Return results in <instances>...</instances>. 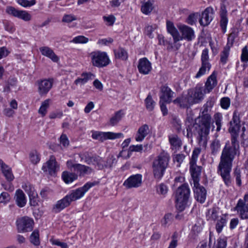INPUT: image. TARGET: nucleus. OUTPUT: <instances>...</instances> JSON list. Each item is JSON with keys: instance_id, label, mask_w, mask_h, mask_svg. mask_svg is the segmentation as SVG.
Wrapping results in <instances>:
<instances>
[{"instance_id": "1", "label": "nucleus", "mask_w": 248, "mask_h": 248, "mask_svg": "<svg viewBox=\"0 0 248 248\" xmlns=\"http://www.w3.org/2000/svg\"><path fill=\"white\" fill-rule=\"evenodd\" d=\"M242 116V113L240 112L237 110L234 111L228 129L231 135V146L226 144L223 148L217 168V173L228 187L232 184L231 172L233 160L236 155H240L238 139L240 138L244 142L246 138V127L240 124Z\"/></svg>"}, {"instance_id": "2", "label": "nucleus", "mask_w": 248, "mask_h": 248, "mask_svg": "<svg viewBox=\"0 0 248 248\" xmlns=\"http://www.w3.org/2000/svg\"><path fill=\"white\" fill-rule=\"evenodd\" d=\"M202 114L200 124H190L186 128L187 137L189 138L193 135H197L199 144L206 143V137L209 133L211 120V117L209 114H204V111Z\"/></svg>"}, {"instance_id": "3", "label": "nucleus", "mask_w": 248, "mask_h": 248, "mask_svg": "<svg viewBox=\"0 0 248 248\" xmlns=\"http://www.w3.org/2000/svg\"><path fill=\"white\" fill-rule=\"evenodd\" d=\"M190 190L186 184H184L179 186L176 190L175 202L176 207L180 212L185 209L190 197Z\"/></svg>"}, {"instance_id": "4", "label": "nucleus", "mask_w": 248, "mask_h": 248, "mask_svg": "<svg viewBox=\"0 0 248 248\" xmlns=\"http://www.w3.org/2000/svg\"><path fill=\"white\" fill-rule=\"evenodd\" d=\"M91 61L93 66L103 67L107 66L110 61L106 52L100 51L92 52L90 54Z\"/></svg>"}, {"instance_id": "5", "label": "nucleus", "mask_w": 248, "mask_h": 248, "mask_svg": "<svg viewBox=\"0 0 248 248\" xmlns=\"http://www.w3.org/2000/svg\"><path fill=\"white\" fill-rule=\"evenodd\" d=\"M97 184L98 183L95 181L87 182L83 186L71 190L67 195L72 202L77 201L83 197L91 187L96 186Z\"/></svg>"}, {"instance_id": "6", "label": "nucleus", "mask_w": 248, "mask_h": 248, "mask_svg": "<svg viewBox=\"0 0 248 248\" xmlns=\"http://www.w3.org/2000/svg\"><path fill=\"white\" fill-rule=\"evenodd\" d=\"M54 83L53 78H45L36 81L35 84L37 86V91L41 96H46L52 88Z\"/></svg>"}, {"instance_id": "7", "label": "nucleus", "mask_w": 248, "mask_h": 248, "mask_svg": "<svg viewBox=\"0 0 248 248\" xmlns=\"http://www.w3.org/2000/svg\"><path fill=\"white\" fill-rule=\"evenodd\" d=\"M92 137L93 139L94 140H98L103 142L107 140H114L124 138V135L122 133L93 131L92 132Z\"/></svg>"}, {"instance_id": "8", "label": "nucleus", "mask_w": 248, "mask_h": 248, "mask_svg": "<svg viewBox=\"0 0 248 248\" xmlns=\"http://www.w3.org/2000/svg\"><path fill=\"white\" fill-rule=\"evenodd\" d=\"M208 52L209 50L207 48L204 49L202 51L201 56L202 66L195 76L197 78L205 75L206 72L209 71L211 68V65L208 62Z\"/></svg>"}, {"instance_id": "9", "label": "nucleus", "mask_w": 248, "mask_h": 248, "mask_svg": "<svg viewBox=\"0 0 248 248\" xmlns=\"http://www.w3.org/2000/svg\"><path fill=\"white\" fill-rule=\"evenodd\" d=\"M33 220L28 217H24L17 219L16 226L19 232H30L32 230Z\"/></svg>"}, {"instance_id": "10", "label": "nucleus", "mask_w": 248, "mask_h": 248, "mask_svg": "<svg viewBox=\"0 0 248 248\" xmlns=\"http://www.w3.org/2000/svg\"><path fill=\"white\" fill-rule=\"evenodd\" d=\"M236 34L232 32L230 34L226 46L224 47L223 50L220 53V62L223 64H225L228 60L229 55L230 48L232 46Z\"/></svg>"}, {"instance_id": "11", "label": "nucleus", "mask_w": 248, "mask_h": 248, "mask_svg": "<svg viewBox=\"0 0 248 248\" xmlns=\"http://www.w3.org/2000/svg\"><path fill=\"white\" fill-rule=\"evenodd\" d=\"M42 170L51 175H54L59 170V166L54 155H51L49 159L45 163Z\"/></svg>"}, {"instance_id": "12", "label": "nucleus", "mask_w": 248, "mask_h": 248, "mask_svg": "<svg viewBox=\"0 0 248 248\" xmlns=\"http://www.w3.org/2000/svg\"><path fill=\"white\" fill-rule=\"evenodd\" d=\"M142 179L140 174L132 175L124 181L123 186L127 189L139 187L142 184Z\"/></svg>"}, {"instance_id": "13", "label": "nucleus", "mask_w": 248, "mask_h": 248, "mask_svg": "<svg viewBox=\"0 0 248 248\" xmlns=\"http://www.w3.org/2000/svg\"><path fill=\"white\" fill-rule=\"evenodd\" d=\"M6 12L15 17L21 19L25 21H29L31 20V15L27 11L19 10L12 6H8L6 9Z\"/></svg>"}, {"instance_id": "14", "label": "nucleus", "mask_w": 248, "mask_h": 248, "mask_svg": "<svg viewBox=\"0 0 248 248\" xmlns=\"http://www.w3.org/2000/svg\"><path fill=\"white\" fill-rule=\"evenodd\" d=\"M187 92L193 104L199 103L203 99L204 94L202 87L198 86L188 90Z\"/></svg>"}, {"instance_id": "15", "label": "nucleus", "mask_w": 248, "mask_h": 248, "mask_svg": "<svg viewBox=\"0 0 248 248\" xmlns=\"http://www.w3.org/2000/svg\"><path fill=\"white\" fill-rule=\"evenodd\" d=\"M178 28L182 34V35H180V40L184 39L187 41H191L195 39V32L192 28L185 25H180Z\"/></svg>"}, {"instance_id": "16", "label": "nucleus", "mask_w": 248, "mask_h": 248, "mask_svg": "<svg viewBox=\"0 0 248 248\" xmlns=\"http://www.w3.org/2000/svg\"><path fill=\"white\" fill-rule=\"evenodd\" d=\"M214 10L211 7L206 8L200 15L199 22L201 26H208L213 18Z\"/></svg>"}, {"instance_id": "17", "label": "nucleus", "mask_w": 248, "mask_h": 248, "mask_svg": "<svg viewBox=\"0 0 248 248\" xmlns=\"http://www.w3.org/2000/svg\"><path fill=\"white\" fill-rule=\"evenodd\" d=\"M193 191L195 199L201 203H204L207 195L205 188L203 186H201L199 183L197 185H195V184H194Z\"/></svg>"}, {"instance_id": "18", "label": "nucleus", "mask_w": 248, "mask_h": 248, "mask_svg": "<svg viewBox=\"0 0 248 248\" xmlns=\"http://www.w3.org/2000/svg\"><path fill=\"white\" fill-rule=\"evenodd\" d=\"M137 67L140 73L144 75H148L152 69L151 62L145 57L139 60Z\"/></svg>"}, {"instance_id": "19", "label": "nucleus", "mask_w": 248, "mask_h": 248, "mask_svg": "<svg viewBox=\"0 0 248 248\" xmlns=\"http://www.w3.org/2000/svg\"><path fill=\"white\" fill-rule=\"evenodd\" d=\"M170 157L169 155L165 152H161L153 161V164L158 167H161L166 169L168 167Z\"/></svg>"}, {"instance_id": "20", "label": "nucleus", "mask_w": 248, "mask_h": 248, "mask_svg": "<svg viewBox=\"0 0 248 248\" xmlns=\"http://www.w3.org/2000/svg\"><path fill=\"white\" fill-rule=\"evenodd\" d=\"M174 93L167 85H162L160 88V100L169 104L171 102Z\"/></svg>"}, {"instance_id": "21", "label": "nucleus", "mask_w": 248, "mask_h": 248, "mask_svg": "<svg viewBox=\"0 0 248 248\" xmlns=\"http://www.w3.org/2000/svg\"><path fill=\"white\" fill-rule=\"evenodd\" d=\"M202 167L197 166L196 164H190L189 170L193 180V184L197 185L199 183Z\"/></svg>"}, {"instance_id": "22", "label": "nucleus", "mask_w": 248, "mask_h": 248, "mask_svg": "<svg viewBox=\"0 0 248 248\" xmlns=\"http://www.w3.org/2000/svg\"><path fill=\"white\" fill-rule=\"evenodd\" d=\"M173 103L181 108H188L193 104L187 93L186 95H182L173 100Z\"/></svg>"}, {"instance_id": "23", "label": "nucleus", "mask_w": 248, "mask_h": 248, "mask_svg": "<svg viewBox=\"0 0 248 248\" xmlns=\"http://www.w3.org/2000/svg\"><path fill=\"white\" fill-rule=\"evenodd\" d=\"M217 73L215 71L208 78L205 84L204 93H209L217 85Z\"/></svg>"}, {"instance_id": "24", "label": "nucleus", "mask_w": 248, "mask_h": 248, "mask_svg": "<svg viewBox=\"0 0 248 248\" xmlns=\"http://www.w3.org/2000/svg\"><path fill=\"white\" fill-rule=\"evenodd\" d=\"M71 202H72L66 195L62 199L57 202L53 206V211L55 213H59L69 206Z\"/></svg>"}, {"instance_id": "25", "label": "nucleus", "mask_w": 248, "mask_h": 248, "mask_svg": "<svg viewBox=\"0 0 248 248\" xmlns=\"http://www.w3.org/2000/svg\"><path fill=\"white\" fill-rule=\"evenodd\" d=\"M239 214L242 219H248V204H245L241 199H239L234 208Z\"/></svg>"}, {"instance_id": "26", "label": "nucleus", "mask_w": 248, "mask_h": 248, "mask_svg": "<svg viewBox=\"0 0 248 248\" xmlns=\"http://www.w3.org/2000/svg\"><path fill=\"white\" fill-rule=\"evenodd\" d=\"M14 199L16 205L20 208L25 206L27 203V199L23 191L20 189L16 190Z\"/></svg>"}, {"instance_id": "27", "label": "nucleus", "mask_w": 248, "mask_h": 248, "mask_svg": "<svg viewBox=\"0 0 248 248\" xmlns=\"http://www.w3.org/2000/svg\"><path fill=\"white\" fill-rule=\"evenodd\" d=\"M95 75L91 72H84L81 75L80 77L77 78L74 81L76 85H82L86 83L88 81L93 79Z\"/></svg>"}, {"instance_id": "28", "label": "nucleus", "mask_w": 248, "mask_h": 248, "mask_svg": "<svg viewBox=\"0 0 248 248\" xmlns=\"http://www.w3.org/2000/svg\"><path fill=\"white\" fill-rule=\"evenodd\" d=\"M150 132L148 124H144L140 126L136 135L135 140L138 142L142 141Z\"/></svg>"}, {"instance_id": "29", "label": "nucleus", "mask_w": 248, "mask_h": 248, "mask_svg": "<svg viewBox=\"0 0 248 248\" xmlns=\"http://www.w3.org/2000/svg\"><path fill=\"white\" fill-rule=\"evenodd\" d=\"M39 50L43 55L50 59L53 62H56L59 60V57L50 47L42 46L40 47Z\"/></svg>"}, {"instance_id": "30", "label": "nucleus", "mask_w": 248, "mask_h": 248, "mask_svg": "<svg viewBox=\"0 0 248 248\" xmlns=\"http://www.w3.org/2000/svg\"><path fill=\"white\" fill-rule=\"evenodd\" d=\"M202 225L198 223L195 224L192 228L190 233L188 235L189 240L191 242L197 241L199 233L202 232Z\"/></svg>"}, {"instance_id": "31", "label": "nucleus", "mask_w": 248, "mask_h": 248, "mask_svg": "<svg viewBox=\"0 0 248 248\" xmlns=\"http://www.w3.org/2000/svg\"><path fill=\"white\" fill-rule=\"evenodd\" d=\"M167 29L168 31L172 35L173 42H174L175 43L180 41L181 39L180 38V35L177 30L174 27L173 23L170 21H167Z\"/></svg>"}, {"instance_id": "32", "label": "nucleus", "mask_w": 248, "mask_h": 248, "mask_svg": "<svg viewBox=\"0 0 248 248\" xmlns=\"http://www.w3.org/2000/svg\"><path fill=\"white\" fill-rule=\"evenodd\" d=\"M0 165L2 172L8 181L11 182L14 179L11 168L5 164L3 161L0 159Z\"/></svg>"}, {"instance_id": "33", "label": "nucleus", "mask_w": 248, "mask_h": 248, "mask_svg": "<svg viewBox=\"0 0 248 248\" xmlns=\"http://www.w3.org/2000/svg\"><path fill=\"white\" fill-rule=\"evenodd\" d=\"M169 140L172 149H179L182 145L181 139L176 135L169 136Z\"/></svg>"}, {"instance_id": "34", "label": "nucleus", "mask_w": 248, "mask_h": 248, "mask_svg": "<svg viewBox=\"0 0 248 248\" xmlns=\"http://www.w3.org/2000/svg\"><path fill=\"white\" fill-rule=\"evenodd\" d=\"M97 155H92L89 152H85L79 154V156L81 160H83L84 162L88 165H94L95 158L97 157Z\"/></svg>"}, {"instance_id": "35", "label": "nucleus", "mask_w": 248, "mask_h": 248, "mask_svg": "<svg viewBox=\"0 0 248 248\" xmlns=\"http://www.w3.org/2000/svg\"><path fill=\"white\" fill-rule=\"evenodd\" d=\"M78 176L75 172L64 171L62 173V178L66 184L72 183L78 179Z\"/></svg>"}, {"instance_id": "36", "label": "nucleus", "mask_w": 248, "mask_h": 248, "mask_svg": "<svg viewBox=\"0 0 248 248\" xmlns=\"http://www.w3.org/2000/svg\"><path fill=\"white\" fill-rule=\"evenodd\" d=\"M166 169L161 167H158L157 165L153 164V171L155 178L158 180H160L164 175Z\"/></svg>"}, {"instance_id": "37", "label": "nucleus", "mask_w": 248, "mask_h": 248, "mask_svg": "<svg viewBox=\"0 0 248 248\" xmlns=\"http://www.w3.org/2000/svg\"><path fill=\"white\" fill-rule=\"evenodd\" d=\"M227 222V219L225 215H222L220 219L217 221L216 229L218 233H220L222 232L223 227L226 226Z\"/></svg>"}, {"instance_id": "38", "label": "nucleus", "mask_w": 248, "mask_h": 248, "mask_svg": "<svg viewBox=\"0 0 248 248\" xmlns=\"http://www.w3.org/2000/svg\"><path fill=\"white\" fill-rule=\"evenodd\" d=\"M50 101L51 100L50 99H47L42 102L41 105L38 110V113L41 114L42 117L46 115L47 110L49 107Z\"/></svg>"}, {"instance_id": "39", "label": "nucleus", "mask_w": 248, "mask_h": 248, "mask_svg": "<svg viewBox=\"0 0 248 248\" xmlns=\"http://www.w3.org/2000/svg\"><path fill=\"white\" fill-rule=\"evenodd\" d=\"M77 172L79 173L80 176H84L85 175L90 174L93 171V169L89 167L80 164L78 166Z\"/></svg>"}, {"instance_id": "40", "label": "nucleus", "mask_w": 248, "mask_h": 248, "mask_svg": "<svg viewBox=\"0 0 248 248\" xmlns=\"http://www.w3.org/2000/svg\"><path fill=\"white\" fill-rule=\"evenodd\" d=\"M115 57L122 60H126L128 58L126 51L122 47L114 50Z\"/></svg>"}, {"instance_id": "41", "label": "nucleus", "mask_w": 248, "mask_h": 248, "mask_svg": "<svg viewBox=\"0 0 248 248\" xmlns=\"http://www.w3.org/2000/svg\"><path fill=\"white\" fill-rule=\"evenodd\" d=\"M220 148V143L218 140H214L210 144L211 153L213 155H216Z\"/></svg>"}, {"instance_id": "42", "label": "nucleus", "mask_w": 248, "mask_h": 248, "mask_svg": "<svg viewBox=\"0 0 248 248\" xmlns=\"http://www.w3.org/2000/svg\"><path fill=\"white\" fill-rule=\"evenodd\" d=\"M153 8V3L148 0L142 3L141 11L144 14L149 15L151 13Z\"/></svg>"}, {"instance_id": "43", "label": "nucleus", "mask_w": 248, "mask_h": 248, "mask_svg": "<svg viewBox=\"0 0 248 248\" xmlns=\"http://www.w3.org/2000/svg\"><path fill=\"white\" fill-rule=\"evenodd\" d=\"M123 115L122 110L116 112L115 115L110 119V124L112 126L116 125L121 120Z\"/></svg>"}, {"instance_id": "44", "label": "nucleus", "mask_w": 248, "mask_h": 248, "mask_svg": "<svg viewBox=\"0 0 248 248\" xmlns=\"http://www.w3.org/2000/svg\"><path fill=\"white\" fill-rule=\"evenodd\" d=\"M145 103L146 108L149 111L153 110L155 104V102L152 99V96L150 94H149L145 99Z\"/></svg>"}, {"instance_id": "45", "label": "nucleus", "mask_w": 248, "mask_h": 248, "mask_svg": "<svg viewBox=\"0 0 248 248\" xmlns=\"http://www.w3.org/2000/svg\"><path fill=\"white\" fill-rule=\"evenodd\" d=\"M30 241L31 243L35 246H38L40 244L39 231L34 230L31 235Z\"/></svg>"}, {"instance_id": "46", "label": "nucleus", "mask_w": 248, "mask_h": 248, "mask_svg": "<svg viewBox=\"0 0 248 248\" xmlns=\"http://www.w3.org/2000/svg\"><path fill=\"white\" fill-rule=\"evenodd\" d=\"M30 159L33 164H37L40 160L39 154L36 151H32L30 153Z\"/></svg>"}, {"instance_id": "47", "label": "nucleus", "mask_w": 248, "mask_h": 248, "mask_svg": "<svg viewBox=\"0 0 248 248\" xmlns=\"http://www.w3.org/2000/svg\"><path fill=\"white\" fill-rule=\"evenodd\" d=\"M22 188L28 194V196L32 193L36 192L34 187L30 183L27 182L24 183L22 186Z\"/></svg>"}, {"instance_id": "48", "label": "nucleus", "mask_w": 248, "mask_h": 248, "mask_svg": "<svg viewBox=\"0 0 248 248\" xmlns=\"http://www.w3.org/2000/svg\"><path fill=\"white\" fill-rule=\"evenodd\" d=\"M117 163L116 158L113 155L109 156L105 161V168H111Z\"/></svg>"}, {"instance_id": "49", "label": "nucleus", "mask_w": 248, "mask_h": 248, "mask_svg": "<svg viewBox=\"0 0 248 248\" xmlns=\"http://www.w3.org/2000/svg\"><path fill=\"white\" fill-rule=\"evenodd\" d=\"M95 160L93 165H94L97 169L103 170L105 168V160H104L101 157L97 155V157H96V158H95Z\"/></svg>"}, {"instance_id": "50", "label": "nucleus", "mask_w": 248, "mask_h": 248, "mask_svg": "<svg viewBox=\"0 0 248 248\" xmlns=\"http://www.w3.org/2000/svg\"><path fill=\"white\" fill-rule=\"evenodd\" d=\"M11 199L10 195L8 192H2L0 194V203L5 205L10 202Z\"/></svg>"}, {"instance_id": "51", "label": "nucleus", "mask_w": 248, "mask_h": 248, "mask_svg": "<svg viewBox=\"0 0 248 248\" xmlns=\"http://www.w3.org/2000/svg\"><path fill=\"white\" fill-rule=\"evenodd\" d=\"M200 16V15L198 13H195L189 15L186 19V22L191 25L194 24L197 19Z\"/></svg>"}, {"instance_id": "52", "label": "nucleus", "mask_w": 248, "mask_h": 248, "mask_svg": "<svg viewBox=\"0 0 248 248\" xmlns=\"http://www.w3.org/2000/svg\"><path fill=\"white\" fill-rule=\"evenodd\" d=\"M29 203L31 206H36L38 203V196L36 192L29 195Z\"/></svg>"}, {"instance_id": "53", "label": "nucleus", "mask_w": 248, "mask_h": 248, "mask_svg": "<svg viewBox=\"0 0 248 248\" xmlns=\"http://www.w3.org/2000/svg\"><path fill=\"white\" fill-rule=\"evenodd\" d=\"M89 41V39L84 36L79 35L74 37L71 41V42L76 44H85Z\"/></svg>"}, {"instance_id": "54", "label": "nucleus", "mask_w": 248, "mask_h": 248, "mask_svg": "<svg viewBox=\"0 0 248 248\" xmlns=\"http://www.w3.org/2000/svg\"><path fill=\"white\" fill-rule=\"evenodd\" d=\"M156 191L158 194L165 195L168 192V187L164 184L161 183L157 186Z\"/></svg>"}, {"instance_id": "55", "label": "nucleus", "mask_w": 248, "mask_h": 248, "mask_svg": "<svg viewBox=\"0 0 248 248\" xmlns=\"http://www.w3.org/2000/svg\"><path fill=\"white\" fill-rule=\"evenodd\" d=\"M17 3L24 7H31L36 3L35 0H18Z\"/></svg>"}, {"instance_id": "56", "label": "nucleus", "mask_w": 248, "mask_h": 248, "mask_svg": "<svg viewBox=\"0 0 248 248\" xmlns=\"http://www.w3.org/2000/svg\"><path fill=\"white\" fill-rule=\"evenodd\" d=\"M227 246V238H219L217 240V243L214 247V248H226Z\"/></svg>"}, {"instance_id": "57", "label": "nucleus", "mask_w": 248, "mask_h": 248, "mask_svg": "<svg viewBox=\"0 0 248 248\" xmlns=\"http://www.w3.org/2000/svg\"><path fill=\"white\" fill-rule=\"evenodd\" d=\"M234 176L235 178L236 183L237 186H240L242 185L241 179V170L237 167L235 168L234 170Z\"/></svg>"}, {"instance_id": "58", "label": "nucleus", "mask_w": 248, "mask_h": 248, "mask_svg": "<svg viewBox=\"0 0 248 248\" xmlns=\"http://www.w3.org/2000/svg\"><path fill=\"white\" fill-rule=\"evenodd\" d=\"M228 18L226 16H220V26L222 30V31L225 33L226 31L227 26L228 24Z\"/></svg>"}, {"instance_id": "59", "label": "nucleus", "mask_w": 248, "mask_h": 248, "mask_svg": "<svg viewBox=\"0 0 248 248\" xmlns=\"http://www.w3.org/2000/svg\"><path fill=\"white\" fill-rule=\"evenodd\" d=\"M201 152V150L200 149H195L192 152V155L191 156V158L189 164H196L197 158L198 157L199 155Z\"/></svg>"}, {"instance_id": "60", "label": "nucleus", "mask_w": 248, "mask_h": 248, "mask_svg": "<svg viewBox=\"0 0 248 248\" xmlns=\"http://www.w3.org/2000/svg\"><path fill=\"white\" fill-rule=\"evenodd\" d=\"M220 104L222 108L227 109L230 106V99L227 97H223L220 100Z\"/></svg>"}, {"instance_id": "61", "label": "nucleus", "mask_w": 248, "mask_h": 248, "mask_svg": "<svg viewBox=\"0 0 248 248\" xmlns=\"http://www.w3.org/2000/svg\"><path fill=\"white\" fill-rule=\"evenodd\" d=\"M241 61L244 62H248V47L247 46H245L242 50Z\"/></svg>"}, {"instance_id": "62", "label": "nucleus", "mask_w": 248, "mask_h": 248, "mask_svg": "<svg viewBox=\"0 0 248 248\" xmlns=\"http://www.w3.org/2000/svg\"><path fill=\"white\" fill-rule=\"evenodd\" d=\"M76 20H77V17L75 16L72 14H65L62 17V22L69 23Z\"/></svg>"}, {"instance_id": "63", "label": "nucleus", "mask_w": 248, "mask_h": 248, "mask_svg": "<svg viewBox=\"0 0 248 248\" xmlns=\"http://www.w3.org/2000/svg\"><path fill=\"white\" fill-rule=\"evenodd\" d=\"M4 29L6 31L12 33L15 31L14 24L9 21H5L3 22Z\"/></svg>"}, {"instance_id": "64", "label": "nucleus", "mask_w": 248, "mask_h": 248, "mask_svg": "<svg viewBox=\"0 0 248 248\" xmlns=\"http://www.w3.org/2000/svg\"><path fill=\"white\" fill-rule=\"evenodd\" d=\"M103 18L104 21L106 22V25L108 26H112L116 19L115 16L113 15L104 16Z\"/></svg>"}]
</instances>
